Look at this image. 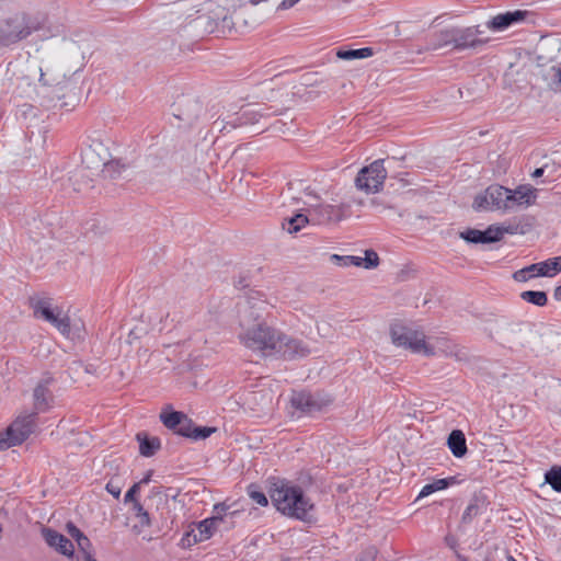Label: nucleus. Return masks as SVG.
I'll return each instance as SVG.
<instances>
[{
	"instance_id": "nucleus-1",
	"label": "nucleus",
	"mask_w": 561,
	"mask_h": 561,
	"mask_svg": "<svg viewBox=\"0 0 561 561\" xmlns=\"http://www.w3.org/2000/svg\"><path fill=\"white\" fill-rule=\"evenodd\" d=\"M207 113V108L197 96L184 94L178 96L171 105V125L183 131L199 128L205 122ZM209 113L210 117L218 115V118L210 128L216 139L226 137L230 130L247 125L252 121L250 111L244 105H229L228 107L214 105Z\"/></svg>"
},
{
	"instance_id": "nucleus-2",
	"label": "nucleus",
	"mask_w": 561,
	"mask_h": 561,
	"mask_svg": "<svg viewBox=\"0 0 561 561\" xmlns=\"http://www.w3.org/2000/svg\"><path fill=\"white\" fill-rule=\"evenodd\" d=\"M240 342L263 356L278 355L285 359L305 357L310 353L300 340L290 337L265 323H257L239 333Z\"/></svg>"
},
{
	"instance_id": "nucleus-3",
	"label": "nucleus",
	"mask_w": 561,
	"mask_h": 561,
	"mask_svg": "<svg viewBox=\"0 0 561 561\" xmlns=\"http://www.w3.org/2000/svg\"><path fill=\"white\" fill-rule=\"evenodd\" d=\"M270 496L276 510L282 514L304 522L310 520V513L314 505L300 486L279 481L274 483Z\"/></svg>"
},
{
	"instance_id": "nucleus-4",
	"label": "nucleus",
	"mask_w": 561,
	"mask_h": 561,
	"mask_svg": "<svg viewBox=\"0 0 561 561\" xmlns=\"http://www.w3.org/2000/svg\"><path fill=\"white\" fill-rule=\"evenodd\" d=\"M233 25L234 22L229 16L228 10L218 5L209 13L193 19L187 27L196 36H204L208 34L225 35L233 30Z\"/></svg>"
},
{
	"instance_id": "nucleus-5",
	"label": "nucleus",
	"mask_w": 561,
	"mask_h": 561,
	"mask_svg": "<svg viewBox=\"0 0 561 561\" xmlns=\"http://www.w3.org/2000/svg\"><path fill=\"white\" fill-rule=\"evenodd\" d=\"M239 324L244 330L256 325L264 313H268V309L273 305L267 301L262 291L250 290L244 297L238 301Z\"/></svg>"
},
{
	"instance_id": "nucleus-6",
	"label": "nucleus",
	"mask_w": 561,
	"mask_h": 561,
	"mask_svg": "<svg viewBox=\"0 0 561 561\" xmlns=\"http://www.w3.org/2000/svg\"><path fill=\"white\" fill-rule=\"evenodd\" d=\"M392 343L398 347L410 350L412 353L433 356L434 348L426 344L423 331L404 323H393L390 328Z\"/></svg>"
},
{
	"instance_id": "nucleus-7",
	"label": "nucleus",
	"mask_w": 561,
	"mask_h": 561,
	"mask_svg": "<svg viewBox=\"0 0 561 561\" xmlns=\"http://www.w3.org/2000/svg\"><path fill=\"white\" fill-rule=\"evenodd\" d=\"M37 414L34 412L20 414L9 427L0 433V450L21 445L37 426Z\"/></svg>"
},
{
	"instance_id": "nucleus-8",
	"label": "nucleus",
	"mask_w": 561,
	"mask_h": 561,
	"mask_svg": "<svg viewBox=\"0 0 561 561\" xmlns=\"http://www.w3.org/2000/svg\"><path fill=\"white\" fill-rule=\"evenodd\" d=\"M30 307L33 309L34 316L41 318L51 325H54L62 335L70 337L71 327L68 317H60V310L57 308V313L51 307L50 298H30Z\"/></svg>"
},
{
	"instance_id": "nucleus-9",
	"label": "nucleus",
	"mask_w": 561,
	"mask_h": 561,
	"mask_svg": "<svg viewBox=\"0 0 561 561\" xmlns=\"http://www.w3.org/2000/svg\"><path fill=\"white\" fill-rule=\"evenodd\" d=\"M333 402V398L325 392H294L290 399L291 407L301 415H313L322 412Z\"/></svg>"
},
{
	"instance_id": "nucleus-10",
	"label": "nucleus",
	"mask_w": 561,
	"mask_h": 561,
	"mask_svg": "<svg viewBox=\"0 0 561 561\" xmlns=\"http://www.w3.org/2000/svg\"><path fill=\"white\" fill-rule=\"evenodd\" d=\"M483 34L484 31L481 28V25L453 26L454 50H476L484 46L489 38L483 37Z\"/></svg>"
},
{
	"instance_id": "nucleus-11",
	"label": "nucleus",
	"mask_w": 561,
	"mask_h": 561,
	"mask_svg": "<svg viewBox=\"0 0 561 561\" xmlns=\"http://www.w3.org/2000/svg\"><path fill=\"white\" fill-rule=\"evenodd\" d=\"M33 30L25 15L16 14L0 24V45L10 46L32 34Z\"/></svg>"
},
{
	"instance_id": "nucleus-12",
	"label": "nucleus",
	"mask_w": 561,
	"mask_h": 561,
	"mask_svg": "<svg viewBox=\"0 0 561 561\" xmlns=\"http://www.w3.org/2000/svg\"><path fill=\"white\" fill-rule=\"evenodd\" d=\"M387 178V171L383 168V160L379 159L363 168L355 180L358 190L366 193L378 192Z\"/></svg>"
},
{
	"instance_id": "nucleus-13",
	"label": "nucleus",
	"mask_w": 561,
	"mask_h": 561,
	"mask_svg": "<svg viewBox=\"0 0 561 561\" xmlns=\"http://www.w3.org/2000/svg\"><path fill=\"white\" fill-rule=\"evenodd\" d=\"M533 13L527 10H515L500 13L490 19L485 26L493 32H503L511 26L533 22Z\"/></svg>"
},
{
	"instance_id": "nucleus-14",
	"label": "nucleus",
	"mask_w": 561,
	"mask_h": 561,
	"mask_svg": "<svg viewBox=\"0 0 561 561\" xmlns=\"http://www.w3.org/2000/svg\"><path fill=\"white\" fill-rule=\"evenodd\" d=\"M345 205L318 204L310 205L309 216L313 225L337 222L345 216Z\"/></svg>"
},
{
	"instance_id": "nucleus-15",
	"label": "nucleus",
	"mask_w": 561,
	"mask_h": 561,
	"mask_svg": "<svg viewBox=\"0 0 561 561\" xmlns=\"http://www.w3.org/2000/svg\"><path fill=\"white\" fill-rule=\"evenodd\" d=\"M53 381L51 376H44L33 390V412L37 415L49 411L54 405L55 398L50 390Z\"/></svg>"
},
{
	"instance_id": "nucleus-16",
	"label": "nucleus",
	"mask_w": 561,
	"mask_h": 561,
	"mask_svg": "<svg viewBox=\"0 0 561 561\" xmlns=\"http://www.w3.org/2000/svg\"><path fill=\"white\" fill-rule=\"evenodd\" d=\"M105 142H91L82 152V161L88 169L100 171L112 160Z\"/></svg>"
},
{
	"instance_id": "nucleus-17",
	"label": "nucleus",
	"mask_w": 561,
	"mask_h": 561,
	"mask_svg": "<svg viewBox=\"0 0 561 561\" xmlns=\"http://www.w3.org/2000/svg\"><path fill=\"white\" fill-rule=\"evenodd\" d=\"M222 516H213L205 518L197 524L196 530L187 531L183 540H187L188 545L208 540L222 523Z\"/></svg>"
},
{
	"instance_id": "nucleus-18",
	"label": "nucleus",
	"mask_w": 561,
	"mask_h": 561,
	"mask_svg": "<svg viewBox=\"0 0 561 561\" xmlns=\"http://www.w3.org/2000/svg\"><path fill=\"white\" fill-rule=\"evenodd\" d=\"M267 0H249L248 2L239 4L238 9L233 11V14L230 15L232 21L234 22L233 28L240 32L245 31L249 27H253L260 23L259 18L252 16L250 12V8L257 5L261 2H266Z\"/></svg>"
},
{
	"instance_id": "nucleus-19",
	"label": "nucleus",
	"mask_w": 561,
	"mask_h": 561,
	"mask_svg": "<svg viewBox=\"0 0 561 561\" xmlns=\"http://www.w3.org/2000/svg\"><path fill=\"white\" fill-rule=\"evenodd\" d=\"M447 47L454 50L453 26L445 27L428 35L425 46L423 48H419L416 51L421 54L424 51H434Z\"/></svg>"
},
{
	"instance_id": "nucleus-20",
	"label": "nucleus",
	"mask_w": 561,
	"mask_h": 561,
	"mask_svg": "<svg viewBox=\"0 0 561 561\" xmlns=\"http://www.w3.org/2000/svg\"><path fill=\"white\" fill-rule=\"evenodd\" d=\"M214 432H216L215 427L195 426L193 421L185 415L183 422H181L174 433L183 437L199 440L209 437Z\"/></svg>"
},
{
	"instance_id": "nucleus-21",
	"label": "nucleus",
	"mask_w": 561,
	"mask_h": 561,
	"mask_svg": "<svg viewBox=\"0 0 561 561\" xmlns=\"http://www.w3.org/2000/svg\"><path fill=\"white\" fill-rule=\"evenodd\" d=\"M42 535L46 541V543L55 548L59 553L64 556L71 557L73 554V545L72 542L65 537L62 534L51 529V528H43Z\"/></svg>"
},
{
	"instance_id": "nucleus-22",
	"label": "nucleus",
	"mask_w": 561,
	"mask_h": 561,
	"mask_svg": "<svg viewBox=\"0 0 561 561\" xmlns=\"http://www.w3.org/2000/svg\"><path fill=\"white\" fill-rule=\"evenodd\" d=\"M537 197V190L530 185H519L514 191L510 190L508 195V209H512L514 205L517 206H530L535 203Z\"/></svg>"
},
{
	"instance_id": "nucleus-23",
	"label": "nucleus",
	"mask_w": 561,
	"mask_h": 561,
	"mask_svg": "<svg viewBox=\"0 0 561 561\" xmlns=\"http://www.w3.org/2000/svg\"><path fill=\"white\" fill-rule=\"evenodd\" d=\"M490 203L493 207V209H503L508 210V198L506 196L510 193V190L502 186V185H490L485 190Z\"/></svg>"
},
{
	"instance_id": "nucleus-24",
	"label": "nucleus",
	"mask_w": 561,
	"mask_h": 561,
	"mask_svg": "<svg viewBox=\"0 0 561 561\" xmlns=\"http://www.w3.org/2000/svg\"><path fill=\"white\" fill-rule=\"evenodd\" d=\"M447 446L456 458L463 457L467 451L466 437L462 431L454 430L447 438Z\"/></svg>"
},
{
	"instance_id": "nucleus-25",
	"label": "nucleus",
	"mask_w": 561,
	"mask_h": 561,
	"mask_svg": "<svg viewBox=\"0 0 561 561\" xmlns=\"http://www.w3.org/2000/svg\"><path fill=\"white\" fill-rule=\"evenodd\" d=\"M499 228L501 230V237L503 238V236L505 233H508V234L526 233L530 228V224L528 222V219L524 218V217L523 218H513L512 220H508L502 225H499Z\"/></svg>"
},
{
	"instance_id": "nucleus-26",
	"label": "nucleus",
	"mask_w": 561,
	"mask_h": 561,
	"mask_svg": "<svg viewBox=\"0 0 561 561\" xmlns=\"http://www.w3.org/2000/svg\"><path fill=\"white\" fill-rule=\"evenodd\" d=\"M137 440L139 442L140 455L144 457L153 456L161 447V443L158 437H149L145 433H138Z\"/></svg>"
},
{
	"instance_id": "nucleus-27",
	"label": "nucleus",
	"mask_w": 561,
	"mask_h": 561,
	"mask_svg": "<svg viewBox=\"0 0 561 561\" xmlns=\"http://www.w3.org/2000/svg\"><path fill=\"white\" fill-rule=\"evenodd\" d=\"M309 222H311L309 215L298 213L289 218H285L282 222V227L288 233L293 234L300 231Z\"/></svg>"
},
{
	"instance_id": "nucleus-28",
	"label": "nucleus",
	"mask_w": 561,
	"mask_h": 561,
	"mask_svg": "<svg viewBox=\"0 0 561 561\" xmlns=\"http://www.w3.org/2000/svg\"><path fill=\"white\" fill-rule=\"evenodd\" d=\"M540 277H554L561 272V256L538 262Z\"/></svg>"
},
{
	"instance_id": "nucleus-29",
	"label": "nucleus",
	"mask_w": 561,
	"mask_h": 561,
	"mask_svg": "<svg viewBox=\"0 0 561 561\" xmlns=\"http://www.w3.org/2000/svg\"><path fill=\"white\" fill-rule=\"evenodd\" d=\"M374 55L371 47H363L357 49H339L336 57L343 60L365 59Z\"/></svg>"
},
{
	"instance_id": "nucleus-30",
	"label": "nucleus",
	"mask_w": 561,
	"mask_h": 561,
	"mask_svg": "<svg viewBox=\"0 0 561 561\" xmlns=\"http://www.w3.org/2000/svg\"><path fill=\"white\" fill-rule=\"evenodd\" d=\"M127 169V164L121 159H112L103 169L100 170L105 179H117Z\"/></svg>"
},
{
	"instance_id": "nucleus-31",
	"label": "nucleus",
	"mask_w": 561,
	"mask_h": 561,
	"mask_svg": "<svg viewBox=\"0 0 561 561\" xmlns=\"http://www.w3.org/2000/svg\"><path fill=\"white\" fill-rule=\"evenodd\" d=\"M186 414L179 411H171V412H162L160 414V420L163 423V425L175 432V430L179 427L181 422H183V419Z\"/></svg>"
},
{
	"instance_id": "nucleus-32",
	"label": "nucleus",
	"mask_w": 561,
	"mask_h": 561,
	"mask_svg": "<svg viewBox=\"0 0 561 561\" xmlns=\"http://www.w3.org/2000/svg\"><path fill=\"white\" fill-rule=\"evenodd\" d=\"M536 277H540L538 263L530 264L513 273V279L519 283H525Z\"/></svg>"
},
{
	"instance_id": "nucleus-33",
	"label": "nucleus",
	"mask_w": 561,
	"mask_h": 561,
	"mask_svg": "<svg viewBox=\"0 0 561 561\" xmlns=\"http://www.w3.org/2000/svg\"><path fill=\"white\" fill-rule=\"evenodd\" d=\"M520 298L528 304H533L538 307H543L548 302V297L545 291L541 290H526L520 294Z\"/></svg>"
},
{
	"instance_id": "nucleus-34",
	"label": "nucleus",
	"mask_w": 561,
	"mask_h": 561,
	"mask_svg": "<svg viewBox=\"0 0 561 561\" xmlns=\"http://www.w3.org/2000/svg\"><path fill=\"white\" fill-rule=\"evenodd\" d=\"M545 482L556 492H561V467L553 466L545 473Z\"/></svg>"
},
{
	"instance_id": "nucleus-35",
	"label": "nucleus",
	"mask_w": 561,
	"mask_h": 561,
	"mask_svg": "<svg viewBox=\"0 0 561 561\" xmlns=\"http://www.w3.org/2000/svg\"><path fill=\"white\" fill-rule=\"evenodd\" d=\"M331 261L334 264L340 265V266H351V265L362 266L363 265L362 256H356V255H337V254H332L331 255Z\"/></svg>"
},
{
	"instance_id": "nucleus-36",
	"label": "nucleus",
	"mask_w": 561,
	"mask_h": 561,
	"mask_svg": "<svg viewBox=\"0 0 561 561\" xmlns=\"http://www.w3.org/2000/svg\"><path fill=\"white\" fill-rule=\"evenodd\" d=\"M133 508L135 511L136 517L139 519V525H135V529L138 527H149L151 525L150 516L144 506L138 501H135Z\"/></svg>"
},
{
	"instance_id": "nucleus-37",
	"label": "nucleus",
	"mask_w": 561,
	"mask_h": 561,
	"mask_svg": "<svg viewBox=\"0 0 561 561\" xmlns=\"http://www.w3.org/2000/svg\"><path fill=\"white\" fill-rule=\"evenodd\" d=\"M459 237L465 240L468 243H482L484 244L483 238H482V230H478L474 228H468L463 231L459 232Z\"/></svg>"
},
{
	"instance_id": "nucleus-38",
	"label": "nucleus",
	"mask_w": 561,
	"mask_h": 561,
	"mask_svg": "<svg viewBox=\"0 0 561 561\" xmlns=\"http://www.w3.org/2000/svg\"><path fill=\"white\" fill-rule=\"evenodd\" d=\"M482 238L484 244L500 241L502 237L499 225L489 226L484 231H482Z\"/></svg>"
},
{
	"instance_id": "nucleus-39",
	"label": "nucleus",
	"mask_w": 561,
	"mask_h": 561,
	"mask_svg": "<svg viewBox=\"0 0 561 561\" xmlns=\"http://www.w3.org/2000/svg\"><path fill=\"white\" fill-rule=\"evenodd\" d=\"M248 495L260 506H266L268 504L266 495L254 484L248 486Z\"/></svg>"
},
{
	"instance_id": "nucleus-40",
	"label": "nucleus",
	"mask_w": 561,
	"mask_h": 561,
	"mask_svg": "<svg viewBox=\"0 0 561 561\" xmlns=\"http://www.w3.org/2000/svg\"><path fill=\"white\" fill-rule=\"evenodd\" d=\"M472 207L474 210H478V211L493 209L485 191H484V193L476 196V198L472 203Z\"/></svg>"
},
{
	"instance_id": "nucleus-41",
	"label": "nucleus",
	"mask_w": 561,
	"mask_h": 561,
	"mask_svg": "<svg viewBox=\"0 0 561 561\" xmlns=\"http://www.w3.org/2000/svg\"><path fill=\"white\" fill-rule=\"evenodd\" d=\"M363 265L365 268H374L379 264L378 254L374 250H366L365 257H362Z\"/></svg>"
},
{
	"instance_id": "nucleus-42",
	"label": "nucleus",
	"mask_w": 561,
	"mask_h": 561,
	"mask_svg": "<svg viewBox=\"0 0 561 561\" xmlns=\"http://www.w3.org/2000/svg\"><path fill=\"white\" fill-rule=\"evenodd\" d=\"M457 483V478L456 477H448V478H444V479H437L435 481L432 482V485L436 491H440V490H444L453 484Z\"/></svg>"
},
{
	"instance_id": "nucleus-43",
	"label": "nucleus",
	"mask_w": 561,
	"mask_h": 561,
	"mask_svg": "<svg viewBox=\"0 0 561 561\" xmlns=\"http://www.w3.org/2000/svg\"><path fill=\"white\" fill-rule=\"evenodd\" d=\"M377 549L375 547H368L359 553L356 561H375L377 557Z\"/></svg>"
},
{
	"instance_id": "nucleus-44",
	"label": "nucleus",
	"mask_w": 561,
	"mask_h": 561,
	"mask_svg": "<svg viewBox=\"0 0 561 561\" xmlns=\"http://www.w3.org/2000/svg\"><path fill=\"white\" fill-rule=\"evenodd\" d=\"M106 491L112 494L115 499H118L122 492V486L118 481L111 479L106 485Z\"/></svg>"
},
{
	"instance_id": "nucleus-45",
	"label": "nucleus",
	"mask_w": 561,
	"mask_h": 561,
	"mask_svg": "<svg viewBox=\"0 0 561 561\" xmlns=\"http://www.w3.org/2000/svg\"><path fill=\"white\" fill-rule=\"evenodd\" d=\"M478 510L479 508H478L477 504H473V503L469 504L462 514V522L463 523L471 522V519L478 514Z\"/></svg>"
},
{
	"instance_id": "nucleus-46",
	"label": "nucleus",
	"mask_w": 561,
	"mask_h": 561,
	"mask_svg": "<svg viewBox=\"0 0 561 561\" xmlns=\"http://www.w3.org/2000/svg\"><path fill=\"white\" fill-rule=\"evenodd\" d=\"M46 75L47 72H45L43 68H41L39 82H42L44 85H57L61 82L59 77L47 79Z\"/></svg>"
},
{
	"instance_id": "nucleus-47",
	"label": "nucleus",
	"mask_w": 561,
	"mask_h": 561,
	"mask_svg": "<svg viewBox=\"0 0 561 561\" xmlns=\"http://www.w3.org/2000/svg\"><path fill=\"white\" fill-rule=\"evenodd\" d=\"M139 490H140V483L133 484L131 488L125 494V497H124L125 503L133 502V504H134L136 501L135 495L139 492Z\"/></svg>"
},
{
	"instance_id": "nucleus-48",
	"label": "nucleus",
	"mask_w": 561,
	"mask_h": 561,
	"mask_svg": "<svg viewBox=\"0 0 561 561\" xmlns=\"http://www.w3.org/2000/svg\"><path fill=\"white\" fill-rule=\"evenodd\" d=\"M66 529L68 535L73 538L76 541L83 536L84 534L72 523H68L66 525Z\"/></svg>"
},
{
	"instance_id": "nucleus-49",
	"label": "nucleus",
	"mask_w": 561,
	"mask_h": 561,
	"mask_svg": "<svg viewBox=\"0 0 561 561\" xmlns=\"http://www.w3.org/2000/svg\"><path fill=\"white\" fill-rule=\"evenodd\" d=\"M552 83L561 85V67H551L549 71Z\"/></svg>"
},
{
	"instance_id": "nucleus-50",
	"label": "nucleus",
	"mask_w": 561,
	"mask_h": 561,
	"mask_svg": "<svg viewBox=\"0 0 561 561\" xmlns=\"http://www.w3.org/2000/svg\"><path fill=\"white\" fill-rule=\"evenodd\" d=\"M77 545L79 547L80 550H82L83 552H88L91 548V541L90 539L83 535L81 536L78 540H77Z\"/></svg>"
},
{
	"instance_id": "nucleus-51",
	"label": "nucleus",
	"mask_w": 561,
	"mask_h": 561,
	"mask_svg": "<svg viewBox=\"0 0 561 561\" xmlns=\"http://www.w3.org/2000/svg\"><path fill=\"white\" fill-rule=\"evenodd\" d=\"M434 492H435V490H434V488H433L432 483H427V484H425V485L422 488V490L420 491V493H419V496H417V497H419V499H421V497H425V496H428L430 494H432V493H434Z\"/></svg>"
},
{
	"instance_id": "nucleus-52",
	"label": "nucleus",
	"mask_w": 561,
	"mask_h": 561,
	"mask_svg": "<svg viewBox=\"0 0 561 561\" xmlns=\"http://www.w3.org/2000/svg\"><path fill=\"white\" fill-rule=\"evenodd\" d=\"M299 0H283L279 4V9L287 10L294 7Z\"/></svg>"
},
{
	"instance_id": "nucleus-53",
	"label": "nucleus",
	"mask_w": 561,
	"mask_h": 561,
	"mask_svg": "<svg viewBox=\"0 0 561 561\" xmlns=\"http://www.w3.org/2000/svg\"><path fill=\"white\" fill-rule=\"evenodd\" d=\"M227 508L228 507L224 503H219L214 506V511L218 514L217 516H221V514L225 513Z\"/></svg>"
},
{
	"instance_id": "nucleus-54",
	"label": "nucleus",
	"mask_w": 561,
	"mask_h": 561,
	"mask_svg": "<svg viewBox=\"0 0 561 561\" xmlns=\"http://www.w3.org/2000/svg\"><path fill=\"white\" fill-rule=\"evenodd\" d=\"M139 335L137 334V329H133L130 330L129 334H128V339H127V342L129 344H133L134 340L138 339Z\"/></svg>"
},
{
	"instance_id": "nucleus-55",
	"label": "nucleus",
	"mask_w": 561,
	"mask_h": 561,
	"mask_svg": "<svg viewBox=\"0 0 561 561\" xmlns=\"http://www.w3.org/2000/svg\"><path fill=\"white\" fill-rule=\"evenodd\" d=\"M151 477H152V471H151V470H149V471L145 474V477H144V478H142L138 483H140V485H141V484H148V483L150 482V480H151Z\"/></svg>"
},
{
	"instance_id": "nucleus-56",
	"label": "nucleus",
	"mask_w": 561,
	"mask_h": 561,
	"mask_svg": "<svg viewBox=\"0 0 561 561\" xmlns=\"http://www.w3.org/2000/svg\"><path fill=\"white\" fill-rule=\"evenodd\" d=\"M553 298L558 301H561V285L556 287L553 291Z\"/></svg>"
},
{
	"instance_id": "nucleus-57",
	"label": "nucleus",
	"mask_w": 561,
	"mask_h": 561,
	"mask_svg": "<svg viewBox=\"0 0 561 561\" xmlns=\"http://www.w3.org/2000/svg\"><path fill=\"white\" fill-rule=\"evenodd\" d=\"M545 172V169L543 168H537L535 169V171L531 173V176L537 179V178H540Z\"/></svg>"
},
{
	"instance_id": "nucleus-58",
	"label": "nucleus",
	"mask_w": 561,
	"mask_h": 561,
	"mask_svg": "<svg viewBox=\"0 0 561 561\" xmlns=\"http://www.w3.org/2000/svg\"><path fill=\"white\" fill-rule=\"evenodd\" d=\"M445 540L450 548H455L456 539L454 537L447 536Z\"/></svg>"
},
{
	"instance_id": "nucleus-59",
	"label": "nucleus",
	"mask_w": 561,
	"mask_h": 561,
	"mask_svg": "<svg viewBox=\"0 0 561 561\" xmlns=\"http://www.w3.org/2000/svg\"><path fill=\"white\" fill-rule=\"evenodd\" d=\"M484 135H485V133H484L483 130H479V131H477V133H476V131H472V135H470V136H469V140L474 139L477 136L482 137V136H484Z\"/></svg>"
},
{
	"instance_id": "nucleus-60",
	"label": "nucleus",
	"mask_w": 561,
	"mask_h": 561,
	"mask_svg": "<svg viewBox=\"0 0 561 561\" xmlns=\"http://www.w3.org/2000/svg\"><path fill=\"white\" fill-rule=\"evenodd\" d=\"M150 493H151L152 496H157L158 495V496L162 497L161 491L159 489H157V488H153Z\"/></svg>"
},
{
	"instance_id": "nucleus-61",
	"label": "nucleus",
	"mask_w": 561,
	"mask_h": 561,
	"mask_svg": "<svg viewBox=\"0 0 561 561\" xmlns=\"http://www.w3.org/2000/svg\"><path fill=\"white\" fill-rule=\"evenodd\" d=\"M507 560H508V561H517V560H515V559H514V557H512V556H510V557L507 558Z\"/></svg>"
}]
</instances>
